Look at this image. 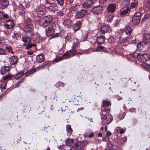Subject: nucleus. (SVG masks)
<instances>
[{"instance_id": "obj_30", "label": "nucleus", "mask_w": 150, "mask_h": 150, "mask_svg": "<svg viewBox=\"0 0 150 150\" xmlns=\"http://www.w3.org/2000/svg\"><path fill=\"white\" fill-rule=\"evenodd\" d=\"M130 0H123L122 3V6L124 7H129Z\"/></svg>"}, {"instance_id": "obj_5", "label": "nucleus", "mask_w": 150, "mask_h": 150, "mask_svg": "<svg viewBox=\"0 0 150 150\" xmlns=\"http://www.w3.org/2000/svg\"><path fill=\"white\" fill-rule=\"evenodd\" d=\"M103 10V8L102 6H97L93 8L91 11L94 14L98 15L102 13Z\"/></svg>"}, {"instance_id": "obj_13", "label": "nucleus", "mask_w": 150, "mask_h": 150, "mask_svg": "<svg viewBox=\"0 0 150 150\" xmlns=\"http://www.w3.org/2000/svg\"><path fill=\"white\" fill-rule=\"evenodd\" d=\"M94 3L92 0H86L83 4V6L85 8L91 7Z\"/></svg>"}, {"instance_id": "obj_1", "label": "nucleus", "mask_w": 150, "mask_h": 150, "mask_svg": "<svg viewBox=\"0 0 150 150\" xmlns=\"http://www.w3.org/2000/svg\"><path fill=\"white\" fill-rule=\"evenodd\" d=\"M111 105V103L109 101L107 100H104L102 105L101 110L107 113H109L110 111Z\"/></svg>"}, {"instance_id": "obj_64", "label": "nucleus", "mask_w": 150, "mask_h": 150, "mask_svg": "<svg viewBox=\"0 0 150 150\" xmlns=\"http://www.w3.org/2000/svg\"><path fill=\"white\" fill-rule=\"evenodd\" d=\"M6 49L8 50V52H10L12 50V48L11 47H6Z\"/></svg>"}, {"instance_id": "obj_4", "label": "nucleus", "mask_w": 150, "mask_h": 150, "mask_svg": "<svg viewBox=\"0 0 150 150\" xmlns=\"http://www.w3.org/2000/svg\"><path fill=\"white\" fill-rule=\"evenodd\" d=\"M86 145L85 144L81 143V142H79L74 144L72 148L71 149V150L73 148H75L76 150H84Z\"/></svg>"}, {"instance_id": "obj_45", "label": "nucleus", "mask_w": 150, "mask_h": 150, "mask_svg": "<svg viewBox=\"0 0 150 150\" xmlns=\"http://www.w3.org/2000/svg\"><path fill=\"white\" fill-rule=\"evenodd\" d=\"M141 16L142 14L140 13L137 12H136L134 14V16L137 18H139V19H140Z\"/></svg>"}, {"instance_id": "obj_50", "label": "nucleus", "mask_w": 150, "mask_h": 150, "mask_svg": "<svg viewBox=\"0 0 150 150\" xmlns=\"http://www.w3.org/2000/svg\"><path fill=\"white\" fill-rule=\"evenodd\" d=\"M9 18V16L7 14L4 13L2 17V20L4 19H8Z\"/></svg>"}, {"instance_id": "obj_42", "label": "nucleus", "mask_w": 150, "mask_h": 150, "mask_svg": "<svg viewBox=\"0 0 150 150\" xmlns=\"http://www.w3.org/2000/svg\"><path fill=\"white\" fill-rule=\"evenodd\" d=\"M105 47L101 45H98L97 46L96 48V51H98L101 50H104Z\"/></svg>"}, {"instance_id": "obj_56", "label": "nucleus", "mask_w": 150, "mask_h": 150, "mask_svg": "<svg viewBox=\"0 0 150 150\" xmlns=\"http://www.w3.org/2000/svg\"><path fill=\"white\" fill-rule=\"evenodd\" d=\"M129 111L132 112H136V109L134 108H131L129 109Z\"/></svg>"}, {"instance_id": "obj_26", "label": "nucleus", "mask_w": 150, "mask_h": 150, "mask_svg": "<svg viewBox=\"0 0 150 150\" xmlns=\"http://www.w3.org/2000/svg\"><path fill=\"white\" fill-rule=\"evenodd\" d=\"M140 19L133 16L132 18V23L133 25L137 24L140 22Z\"/></svg>"}, {"instance_id": "obj_9", "label": "nucleus", "mask_w": 150, "mask_h": 150, "mask_svg": "<svg viewBox=\"0 0 150 150\" xmlns=\"http://www.w3.org/2000/svg\"><path fill=\"white\" fill-rule=\"evenodd\" d=\"M102 33H105L111 31V28L109 25L107 24L103 25L101 28Z\"/></svg>"}, {"instance_id": "obj_57", "label": "nucleus", "mask_w": 150, "mask_h": 150, "mask_svg": "<svg viewBox=\"0 0 150 150\" xmlns=\"http://www.w3.org/2000/svg\"><path fill=\"white\" fill-rule=\"evenodd\" d=\"M65 109H64V107L63 106L61 108V109L62 111H63V109H64V110L65 111H67L69 109V108L67 106H65Z\"/></svg>"}, {"instance_id": "obj_18", "label": "nucleus", "mask_w": 150, "mask_h": 150, "mask_svg": "<svg viewBox=\"0 0 150 150\" xmlns=\"http://www.w3.org/2000/svg\"><path fill=\"white\" fill-rule=\"evenodd\" d=\"M124 30L126 34L129 35L131 34L133 31L132 29L130 26L128 25L126 26L124 29Z\"/></svg>"}, {"instance_id": "obj_31", "label": "nucleus", "mask_w": 150, "mask_h": 150, "mask_svg": "<svg viewBox=\"0 0 150 150\" xmlns=\"http://www.w3.org/2000/svg\"><path fill=\"white\" fill-rule=\"evenodd\" d=\"M73 141V139H70L69 138L65 141L64 145L66 146H70L72 144Z\"/></svg>"}, {"instance_id": "obj_2", "label": "nucleus", "mask_w": 150, "mask_h": 150, "mask_svg": "<svg viewBox=\"0 0 150 150\" xmlns=\"http://www.w3.org/2000/svg\"><path fill=\"white\" fill-rule=\"evenodd\" d=\"M150 56L148 54H138L137 58L138 60L144 63L148 61L150 59Z\"/></svg>"}, {"instance_id": "obj_58", "label": "nucleus", "mask_w": 150, "mask_h": 150, "mask_svg": "<svg viewBox=\"0 0 150 150\" xmlns=\"http://www.w3.org/2000/svg\"><path fill=\"white\" fill-rule=\"evenodd\" d=\"M18 37L19 35H18V34L17 33H14L13 36V37L14 38H16V39L18 38Z\"/></svg>"}, {"instance_id": "obj_25", "label": "nucleus", "mask_w": 150, "mask_h": 150, "mask_svg": "<svg viewBox=\"0 0 150 150\" xmlns=\"http://www.w3.org/2000/svg\"><path fill=\"white\" fill-rule=\"evenodd\" d=\"M36 60L39 63H41L44 60V57L42 54H40L37 56Z\"/></svg>"}, {"instance_id": "obj_16", "label": "nucleus", "mask_w": 150, "mask_h": 150, "mask_svg": "<svg viewBox=\"0 0 150 150\" xmlns=\"http://www.w3.org/2000/svg\"><path fill=\"white\" fill-rule=\"evenodd\" d=\"M63 24L66 27H71L73 25L72 21L69 19H66L63 22Z\"/></svg>"}, {"instance_id": "obj_35", "label": "nucleus", "mask_w": 150, "mask_h": 150, "mask_svg": "<svg viewBox=\"0 0 150 150\" xmlns=\"http://www.w3.org/2000/svg\"><path fill=\"white\" fill-rule=\"evenodd\" d=\"M66 129L67 132L68 133H71L72 132V129L70 125H66Z\"/></svg>"}, {"instance_id": "obj_22", "label": "nucleus", "mask_w": 150, "mask_h": 150, "mask_svg": "<svg viewBox=\"0 0 150 150\" xmlns=\"http://www.w3.org/2000/svg\"><path fill=\"white\" fill-rule=\"evenodd\" d=\"M18 12L20 15H23L25 13V8L22 4H20L18 8Z\"/></svg>"}, {"instance_id": "obj_34", "label": "nucleus", "mask_w": 150, "mask_h": 150, "mask_svg": "<svg viewBox=\"0 0 150 150\" xmlns=\"http://www.w3.org/2000/svg\"><path fill=\"white\" fill-rule=\"evenodd\" d=\"M142 67L144 69L147 71L149 70L150 68V67L147 64H143Z\"/></svg>"}, {"instance_id": "obj_61", "label": "nucleus", "mask_w": 150, "mask_h": 150, "mask_svg": "<svg viewBox=\"0 0 150 150\" xmlns=\"http://www.w3.org/2000/svg\"><path fill=\"white\" fill-rule=\"evenodd\" d=\"M32 73H31V71H30L29 70L27 71L25 74V76H28L29 75L31 74Z\"/></svg>"}, {"instance_id": "obj_37", "label": "nucleus", "mask_w": 150, "mask_h": 150, "mask_svg": "<svg viewBox=\"0 0 150 150\" xmlns=\"http://www.w3.org/2000/svg\"><path fill=\"white\" fill-rule=\"evenodd\" d=\"M138 4V2L136 1L134 2H132L131 4L130 7L132 8H135L137 5Z\"/></svg>"}, {"instance_id": "obj_51", "label": "nucleus", "mask_w": 150, "mask_h": 150, "mask_svg": "<svg viewBox=\"0 0 150 150\" xmlns=\"http://www.w3.org/2000/svg\"><path fill=\"white\" fill-rule=\"evenodd\" d=\"M6 51L5 50L0 47V54L4 55L5 54Z\"/></svg>"}, {"instance_id": "obj_3", "label": "nucleus", "mask_w": 150, "mask_h": 150, "mask_svg": "<svg viewBox=\"0 0 150 150\" xmlns=\"http://www.w3.org/2000/svg\"><path fill=\"white\" fill-rule=\"evenodd\" d=\"M43 20L44 22L42 23V25L43 27H45L50 25L52 18L50 16H45L43 17Z\"/></svg>"}, {"instance_id": "obj_41", "label": "nucleus", "mask_w": 150, "mask_h": 150, "mask_svg": "<svg viewBox=\"0 0 150 150\" xmlns=\"http://www.w3.org/2000/svg\"><path fill=\"white\" fill-rule=\"evenodd\" d=\"M125 115L126 113L125 112H124L122 113H120L118 115V117L120 120L124 118Z\"/></svg>"}, {"instance_id": "obj_48", "label": "nucleus", "mask_w": 150, "mask_h": 150, "mask_svg": "<svg viewBox=\"0 0 150 150\" xmlns=\"http://www.w3.org/2000/svg\"><path fill=\"white\" fill-rule=\"evenodd\" d=\"M57 0H46V2L49 4H53Z\"/></svg>"}, {"instance_id": "obj_14", "label": "nucleus", "mask_w": 150, "mask_h": 150, "mask_svg": "<svg viewBox=\"0 0 150 150\" xmlns=\"http://www.w3.org/2000/svg\"><path fill=\"white\" fill-rule=\"evenodd\" d=\"M36 13L38 16H42L44 14V8L43 6L42 8L38 7L35 11Z\"/></svg>"}, {"instance_id": "obj_32", "label": "nucleus", "mask_w": 150, "mask_h": 150, "mask_svg": "<svg viewBox=\"0 0 150 150\" xmlns=\"http://www.w3.org/2000/svg\"><path fill=\"white\" fill-rule=\"evenodd\" d=\"M23 74L24 73L23 71H20L15 75L14 77L16 79H17L22 77Z\"/></svg>"}, {"instance_id": "obj_8", "label": "nucleus", "mask_w": 150, "mask_h": 150, "mask_svg": "<svg viewBox=\"0 0 150 150\" xmlns=\"http://www.w3.org/2000/svg\"><path fill=\"white\" fill-rule=\"evenodd\" d=\"M4 26L8 29H11L13 28L14 25V23L13 21L9 19L6 21L4 23Z\"/></svg>"}, {"instance_id": "obj_46", "label": "nucleus", "mask_w": 150, "mask_h": 150, "mask_svg": "<svg viewBox=\"0 0 150 150\" xmlns=\"http://www.w3.org/2000/svg\"><path fill=\"white\" fill-rule=\"evenodd\" d=\"M64 86V84L62 82H61L60 81L58 82L56 84V86L57 87H59L60 86L63 87Z\"/></svg>"}, {"instance_id": "obj_38", "label": "nucleus", "mask_w": 150, "mask_h": 150, "mask_svg": "<svg viewBox=\"0 0 150 150\" xmlns=\"http://www.w3.org/2000/svg\"><path fill=\"white\" fill-rule=\"evenodd\" d=\"M39 16H35L33 18L34 20L37 23H39L41 21V18Z\"/></svg>"}, {"instance_id": "obj_36", "label": "nucleus", "mask_w": 150, "mask_h": 150, "mask_svg": "<svg viewBox=\"0 0 150 150\" xmlns=\"http://www.w3.org/2000/svg\"><path fill=\"white\" fill-rule=\"evenodd\" d=\"M106 113L105 112L102 111L101 110L100 113L101 115V119L102 120L107 119V117L105 115V113Z\"/></svg>"}, {"instance_id": "obj_23", "label": "nucleus", "mask_w": 150, "mask_h": 150, "mask_svg": "<svg viewBox=\"0 0 150 150\" xmlns=\"http://www.w3.org/2000/svg\"><path fill=\"white\" fill-rule=\"evenodd\" d=\"M10 70V68L8 67L7 66L3 67L1 69V73L2 75H4V74H6V71H9Z\"/></svg>"}, {"instance_id": "obj_6", "label": "nucleus", "mask_w": 150, "mask_h": 150, "mask_svg": "<svg viewBox=\"0 0 150 150\" xmlns=\"http://www.w3.org/2000/svg\"><path fill=\"white\" fill-rule=\"evenodd\" d=\"M117 4L116 3H112L109 4L107 8L108 12L109 13H114L116 9Z\"/></svg>"}, {"instance_id": "obj_53", "label": "nucleus", "mask_w": 150, "mask_h": 150, "mask_svg": "<svg viewBox=\"0 0 150 150\" xmlns=\"http://www.w3.org/2000/svg\"><path fill=\"white\" fill-rule=\"evenodd\" d=\"M35 44L34 43H33V44H30L29 45H28L26 47V48L27 49H28L29 48H31V47H32L33 46H35Z\"/></svg>"}, {"instance_id": "obj_27", "label": "nucleus", "mask_w": 150, "mask_h": 150, "mask_svg": "<svg viewBox=\"0 0 150 150\" xmlns=\"http://www.w3.org/2000/svg\"><path fill=\"white\" fill-rule=\"evenodd\" d=\"M146 45L143 41L139 43L137 45V50H142Z\"/></svg>"}, {"instance_id": "obj_43", "label": "nucleus", "mask_w": 150, "mask_h": 150, "mask_svg": "<svg viewBox=\"0 0 150 150\" xmlns=\"http://www.w3.org/2000/svg\"><path fill=\"white\" fill-rule=\"evenodd\" d=\"M62 56L63 58L64 57H66V58H70L71 57L68 51H67L66 53H65Z\"/></svg>"}, {"instance_id": "obj_12", "label": "nucleus", "mask_w": 150, "mask_h": 150, "mask_svg": "<svg viewBox=\"0 0 150 150\" xmlns=\"http://www.w3.org/2000/svg\"><path fill=\"white\" fill-rule=\"evenodd\" d=\"M86 13V11L85 10L82 9L78 11L76 13V17L78 18H81L84 17Z\"/></svg>"}, {"instance_id": "obj_28", "label": "nucleus", "mask_w": 150, "mask_h": 150, "mask_svg": "<svg viewBox=\"0 0 150 150\" xmlns=\"http://www.w3.org/2000/svg\"><path fill=\"white\" fill-rule=\"evenodd\" d=\"M87 33L86 32L84 31L82 32V36L80 39V40L82 41H86L87 38Z\"/></svg>"}, {"instance_id": "obj_55", "label": "nucleus", "mask_w": 150, "mask_h": 150, "mask_svg": "<svg viewBox=\"0 0 150 150\" xmlns=\"http://www.w3.org/2000/svg\"><path fill=\"white\" fill-rule=\"evenodd\" d=\"M57 14L59 16H62L64 15V13L60 11L57 12Z\"/></svg>"}, {"instance_id": "obj_47", "label": "nucleus", "mask_w": 150, "mask_h": 150, "mask_svg": "<svg viewBox=\"0 0 150 150\" xmlns=\"http://www.w3.org/2000/svg\"><path fill=\"white\" fill-rule=\"evenodd\" d=\"M11 78V75L7 74L5 76H4L3 78V79L6 80L7 79H9Z\"/></svg>"}, {"instance_id": "obj_63", "label": "nucleus", "mask_w": 150, "mask_h": 150, "mask_svg": "<svg viewBox=\"0 0 150 150\" xmlns=\"http://www.w3.org/2000/svg\"><path fill=\"white\" fill-rule=\"evenodd\" d=\"M21 40L24 42H26L27 41L26 38L25 37H23L21 38Z\"/></svg>"}, {"instance_id": "obj_21", "label": "nucleus", "mask_w": 150, "mask_h": 150, "mask_svg": "<svg viewBox=\"0 0 150 150\" xmlns=\"http://www.w3.org/2000/svg\"><path fill=\"white\" fill-rule=\"evenodd\" d=\"M81 22L79 21L73 25V28L74 31H76L79 29L80 27Z\"/></svg>"}, {"instance_id": "obj_11", "label": "nucleus", "mask_w": 150, "mask_h": 150, "mask_svg": "<svg viewBox=\"0 0 150 150\" xmlns=\"http://www.w3.org/2000/svg\"><path fill=\"white\" fill-rule=\"evenodd\" d=\"M18 59L16 56H13L9 58V62L11 65L16 64L18 61Z\"/></svg>"}, {"instance_id": "obj_54", "label": "nucleus", "mask_w": 150, "mask_h": 150, "mask_svg": "<svg viewBox=\"0 0 150 150\" xmlns=\"http://www.w3.org/2000/svg\"><path fill=\"white\" fill-rule=\"evenodd\" d=\"M32 23V21L31 20H27L26 22V24L28 25H30Z\"/></svg>"}, {"instance_id": "obj_19", "label": "nucleus", "mask_w": 150, "mask_h": 150, "mask_svg": "<svg viewBox=\"0 0 150 150\" xmlns=\"http://www.w3.org/2000/svg\"><path fill=\"white\" fill-rule=\"evenodd\" d=\"M75 33L74 32H69L66 36L67 38L69 40H73L75 38Z\"/></svg>"}, {"instance_id": "obj_20", "label": "nucleus", "mask_w": 150, "mask_h": 150, "mask_svg": "<svg viewBox=\"0 0 150 150\" xmlns=\"http://www.w3.org/2000/svg\"><path fill=\"white\" fill-rule=\"evenodd\" d=\"M105 37L104 36H101L97 38L96 42L98 44L103 43L105 41Z\"/></svg>"}, {"instance_id": "obj_52", "label": "nucleus", "mask_w": 150, "mask_h": 150, "mask_svg": "<svg viewBox=\"0 0 150 150\" xmlns=\"http://www.w3.org/2000/svg\"><path fill=\"white\" fill-rule=\"evenodd\" d=\"M149 18V15L148 14H146L142 18V21H145L147 20Z\"/></svg>"}, {"instance_id": "obj_7", "label": "nucleus", "mask_w": 150, "mask_h": 150, "mask_svg": "<svg viewBox=\"0 0 150 150\" xmlns=\"http://www.w3.org/2000/svg\"><path fill=\"white\" fill-rule=\"evenodd\" d=\"M130 10V9L129 7H122L120 11V15L122 16H125L128 14Z\"/></svg>"}, {"instance_id": "obj_49", "label": "nucleus", "mask_w": 150, "mask_h": 150, "mask_svg": "<svg viewBox=\"0 0 150 150\" xmlns=\"http://www.w3.org/2000/svg\"><path fill=\"white\" fill-rule=\"evenodd\" d=\"M58 4L61 6H62L64 3V0H57Z\"/></svg>"}, {"instance_id": "obj_10", "label": "nucleus", "mask_w": 150, "mask_h": 150, "mask_svg": "<svg viewBox=\"0 0 150 150\" xmlns=\"http://www.w3.org/2000/svg\"><path fill=\"white\" fill-rule=\"evenodd\" d=\"M9 5L8 0H1L0 1V8L2 9L6 8Z\"/></svg>"}, {"instance_id": "obj_24", "label": "nucleus", "mask_w": 150, "mask_h": 150, "mask_svg": "<svg viewBox=\"0 0 150 150\" xmlns=\"http://www.w3.org/2000/svg\"><path fill=\"white\" fill-rule=\"evenodd\" d=\"M54 32V30L52 28L48 27L46 32V35L48 36L52 35Z\"/></svg>"}, {"instance_id": "obj_29", "label": "nucleus", "mask_w": 150, "mask_h": 150, "mask_svg": "<svg viewBox=\"0 0 150 150\" xmlns=\"http://www.w3.org/2000/svg\"><path fill=\"white\" fill-rule=\"evenodd\" d=\"M80 6L79 4H76L75 5L72 6L71 9L72 10L77 11L80 9Z\"/></svg>"}, {"instance_id": "obj_17", "label": "nucleus", "mask_w": 150, "mask_h": 150, "mask_svg": "<svg viewBox=\"0 0 150 150\" xmlns=\"http://www.w3.org/2000/svg\"><path fill=\"white\" fill-rule=\"evenodd\" d=\"M48 10L51 12L54 13L57 10V7L55 4H52L50 6L47 8Z\"/></svg>"}, {"instance_id": "obj_59", "label": "nucleus", "mask_w": 150, "mask_h": 150, "mask_svg": "<svg viewBox=\"0 0 150 150\" xmlns=\"http://www.w3.org/2000/svg\"><path fill=\"white\" fill-rule=\"evenodd\" d=\"M84 109V108L83 107H81L80 108H78L77 110V111L78 112H80L81 111H83Z\"/></svg>"}, {"instance_id": "obj_33", "label": "nucleus", "mask_w": 150, "mask_h": 150, "mask_svg": "<svg viewBox=\"0 0 150 150\" xmlns=\"http://www.w3.org/2000/svg\"><path fill=\"white\" fill-rule=\"evenodd\" d=\"M63 59L62 56L58 58H55L53 61L52 63L53 64L59 62Z\"/></svg>"}, {"instance_id": "obj_15", "label": "nucleus", "mask_w": 150, "mask_h": 150, "mask_svg": "<svg viewBox=\"0 0 150 150\" xmlns=\"http://www.w3.org/2000/svg\"><path fill=\"white\" fill-rule=\"evenodd\" d=\"M143 41L147 44L150 43V34L146 33L144 34L143 38Z\"/></svg>"}, {"instance_id": "obj_62", "label": "nucleus", "mask_w": 150, "mask_h": 150, "mask_svg": "<svg viewBox=\"0 0 150 150\" xmlns=\"http://www.w3.org/2000/svg\"><path fill=\"white\" fill-rule=\"evenodd\" d=\"M111 133L110 131H107L106 133V136L108 137L111 136Z\"/></svg>"}, {"instance_id": "obj_39", "label": "nucleus", "mask_w": 150, "mask_h": 150, "mask_svg": "<svg viewBox=\"0 0 150 150\" xmlns=\"http://www.w3.org/2000/svg\"><path fill=\"white\" fill-rule=\"evenodd\" d=\"M69 54L71 56V57H73L75 55V54L76 52V50L74 49H72L71 50H70L69 51Z\"/></svg>"}, {"instance_id": "obj_40", "label": "nucleus", "mask_w": 150, "mask_h": 150, "mask_svg": "<svg viewBox=\"0 0 150 150\" xmlns=\"http://www.w3.org/2000/svg\"><path fill=\"white\" fill-rule=\"evenodd\" d=\"M49 63L48 62H45L40 65V68H44L45 67H47Z\"/></svg>"}, {"instance_id": "obj_44", "label": "nucleus", "mask_w": 150, "mask_h": 150, "mask_svg": "<svg viewBox=\"0 0 150 150\" xmlns=\"http://www.w3.org/2000/svg\"><path fill=\"white\" fill-rule=\"evenodd\" d=\"M114 15L112 14H110L108 18V21L109 22H111L113 20Z\"/></svg>"}, {"instance_id": "obj_60", "label": "nucleus", "mask_w": 150, "mask_h": 150, "mask_svg": "<svg viewBox=\"0 0 150 150\" xmlns=\"http://www.w3.org/2000/svg\"><path fill=\"white\" fill-rule=\"evenodd\" d=\"M29 70L31 71V73L32 74L35 71L36 69L35 68H32Z\"/></svg>"}]
</instances>
